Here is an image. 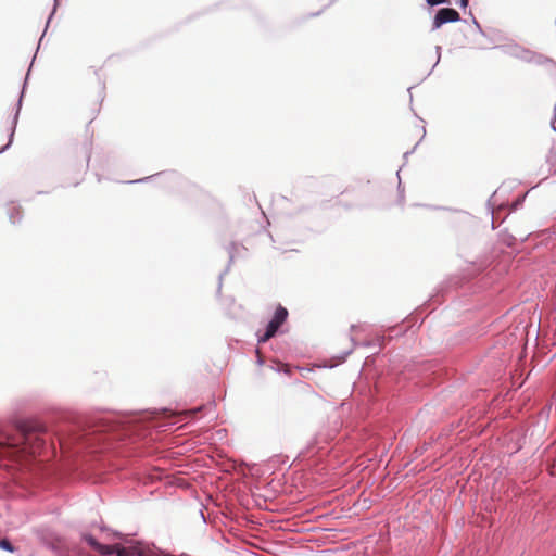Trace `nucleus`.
Segmentation results:
<instances>
[{"mask_svg":"<svg viewBox=\"0 0 556 556\" xmlns=\"http://www.w3.org/2000/svg\"><path fill=\"white\" fill-rule=\"evenodd\" d=\"M43 440L34 430L22 428L21 439L5 437L0 439V458L13 457L17 453L36 455L39 453Z\"/></svg>","mask_w":556,"mask_h":556,"instance_id":"obj_1","label":"nucleus"},{"mask_svg":"<svg viewBox=\"0 0 556 556\" xmlns=\"http://www.w3.org/2000/svg\"><path fill=\"white\" fill-rule=\"evenodd\" d=\"M460 20L459 13L452 8L440 9L433 18V29L440 28L443 24Z\"/></svg>","mask_w":556,"mask_h":556,"instance_id":"obj_2","label":"nucleus"},{"mask_svg":"<svg viewBox=\"0 0 556 556\" xmlns=\"http://www.w3.org/2000/svg\"><path fill=\"white\" fill-rule=\"evenodd\" d=\"M86 541L94 551H97L101 555L106 556V555L114 554L115 544L114 545L101 544L91 535L86 536Z\"/></svg>","mask_w":556,"mask_h":556,"instance_id":"obj_3","label":"nucleus"},{"mask_svg":"<svg viewBox=\"0 0 556 556\" xmlns=\"http://www.w3.org/2000/svg\"><path fill=\"white\" fill-rule=\"evenodd\" d=\"M282 324H280V321H278L277 319H275L273 317V319L268 323L267 327H266V331L263 336H260L258 338V341L260 342H266L268 341L270 338H273L277 330L279 329V327L281 326Z\"/></svg>","mask_w":556,"mask_h":556,"instance_id":"obj_4","label":"nucleus"},{"mask_svg":"<svg viewBox=\"0 0 556 556\" xmlns=\"http://www.w3.org/2000/svg\"><path fill=\"white\" fill-rule=\"evenodd\" d=\"M282 324H280V321H278L277 319H275L273 317V319L268 323L267 327H266V331L263 336H260L258 338V341L260 342H266L268 341L270 338H273L277 330L279 329V327L281 326Z\"/></svg>","mask_w":556,"mask_h":556,"instance_id":"obj_5","label":"nucleus"},{"mask_svg":"<svg viewBox=\"0 0 556 556\" xmlns=\"http://www.w3.org/2000/svg\"><path fill=\"white\" fill-rule=\"evenodd\" d=\"M114 553H116L117 556H131L135 554V548L124 547L119 544H115Z\"/></svg>","mask_w":556,"mask_h":556,"instance_id":"obj_6","label":"nucleus"},{"mask_svg":"<svg viewBox=\"0 0 556 556\" xmlns=\"http://www.w3.org/2000/svg\"><path fill=\"white\" fill-rule=\"evenodd\" d=\"M287 317H288V311L285 307L279 305L275 312L274 318L277 319L278 321H280V324H283L286 321Z\"/></svg>","mask_w":556,"mask_h":556,"instance_id":"obj_7","label":"nucleus"},{"mask_svg":"<svg viewBox=\"0 0 556 556\" xmlns=\"http://www.w3.org/2000/svg\"><path fill=\"white\" fill-rule=\"evenodd\" d=\"M0 547L5 551H9V552L13 551V546H12L11 542L8 541L7 539H3L0 541Z\"/></svg>","mask_w":556,"mask_h":556,"instance_id":"obj_8","label":"nucleus"},{"mask_svg":"<svg viewBox=\"0 0 556 556\" xmlns=\"http://www.w3.org/2000/svg\"><path fill=\"white\" fill-rule=\"evenodd\" d=\"M11 132H10V137H9V140L8 142L0 149V152L4 151L11 143H12V139H13V134H14V130L13 128H10Z\"/></svg>","mask_w":556,"mask_h":556,"instance_id":"obj_9","label":"nucleus"},{"mask_svg":"<svg viewBox=\"0 0 556 556\" xmlns=\"http://www.w3.org/2000/svg\"><path fill=\"white\" fill-rule=\"evenodd\" d=\"M429 5H439L448 2V0H426Z\"/></svg>","mask_w":556,"mask_h":556,"instance_id":"obj_10","label":"nucleus"},{"mask_svg":"<svg viewBox=\"0 0 556 556\" xmlns=\"http://www.w3.org/2000/svg\"><path fill=\"white\" fill-rule=\"evenodd\" d=\"M256 354H257V362H258V364H261V365H262L264 361H263V357H262V355H261L260 350H256Z\"/></svg>","mask_w":556,"mask_h":556,"instance_id":"obj_11","label":"nucleus"},{"mask_svg":"<svg viewBox=\"0 0 556 556\" xmlns=\"http://www.w3.org/2000/svg\"><path fill=\"white\" fill-rule=\"evenodd\" d=\"M460 7L466 8L468 5V0H459Z\"/></svg>","mask_w":556,"mask_h":556,"instance_id":"obj_12","label":"nucleus"}]
</instances>
